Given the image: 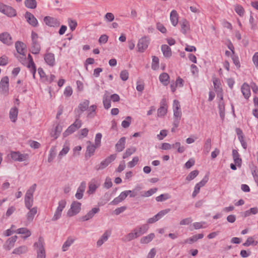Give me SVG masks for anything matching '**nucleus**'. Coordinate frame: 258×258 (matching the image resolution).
<instances>
[{
	"label": "nucleus",
	"mask_w": 258,
	"mask_h": 258,
	"mask_svg": "<svg viewBox=\"0 0 258 258\" xmlns=\"http://www.w3.org/2000/svg\"><path fill=\"white\" fill-rule=\"evenodd\" d=\"M18 114V109L16 107H12L10 111L9 117L11 120L15 122H16Z\"/></svg>",
	"instance_id": "nucleus-28"
},
{
	"label": "nucleus",
	"mask_w": 258,
	"mask_h": 258,
	"mask_svg": "<svg viewBox=\"0 0 258 258\" xmlns=\"http://www.w3.org/2000/svg\"><path fill=\"white\" fill-rule=\"evenodd\" d=\"M104 18L107 22H110L114 20V16L111 13H107L105 14Z\"/></svg>",
	"instance_id": "nucleus-58"
},
{
	"label": "nucleus",
	"mask_w": 258,
	"mask_h": 258,
	"mask_svg": "<svg viewBox=\"0 0 258 258\" xmlns=\"http://www.w3.org/2000/svg\"><path fill=\"white\" fill-rule=\"evenodd\" d=\"M171 198V196L169 194H161L156 198L157 202H163Z\"/></svg>",
	"instance_id": "nucleus-42"
},
{
	"label": "nucleus",
	"mask_w": 258,
	"mask_h": 258,
	"mask_svg": "<svg viewBox=\"0 0 258 258\" xmlns=\"http://www.w3.org/2000/svg\"><path fill=\"white\" fill-rule=\"evenodd\" d=\"M0 40L8 45H11L13 43L12 37L8 32H3L0 34Z\"/></svg>",
	"instance_id": "nucleus-17"
},
{
	"label": "nucleus",
	"mask_w": 258,
	"mask_h": 258,
	"mask_svg": "<svg viewBox=\"0 0 258 258\" xmlns=\"http://www.w3.org/2000/svg\"><path fill=\"white\" fill-rule=\"evenodd\" d=\"M103 103L105 109H108L111 107V100L108 96H104L103 98Z\"/></svg>",
	"instance_id": "nucleus-46"
},
{
	"label": "nucleus",
	"mask_w": 258,
	"mask_h": 258,
	"mask_svg": "<svg viewBox=\"0 0 258 258\" xmlns=\"http://www.w3.org/2000/svg\"><path fill=\"white\" fill-rule=\"evenodd\" d=\"M72 88L70 86L66 87L64 91V95L67 97H69L72 95Z\"/></svg>",
	"instance_id": "nucleus-63"
},
{
	"label": "nucleus",
	"mask_w": 258,
	"mask_h": 258,
	"mask_svg": "<svg viewBox=\"0 0 258 258\" xmlns=\"http://www.w3.org/2000/svg\"><path fill=\"white\" fill-rule=\"evenodd\" d=\"M28 250V247L26 245H21L15 248L12 253L17 255H21L26 253Z\"/></svg>",
	"instance_id": "nucleus-24"
},
{
	"label": "nucleus",
	"mask_w": 258,
	"mask_h": 258,
	"mask_svg": "<svg viewBox=\"0 0 258 258\" xmlns=\"http://www.w3.org/2000/svg\"><path fill=\"white\" fill-rule=\"evenodd\" d=\"M132 192L131 190H125L121 192L119 196L114 199V200L110 203V205H116L119 203L123 201L128 196L129 193Z\"/></svg>",
	"instance_id": "nucleus-12"
},
{
	"label": "nucleus",
	"mask_w": 258,
	"mask_h": 258,
	"mask_svg": "<svg viewBox=\"0 0 258 258\" xmlns=\"http://www.w3.org/2000/svg\"><path fill=\"white\" fill-rule=\"evenodd\" d=\"M90 104V101L88 100H85L81 102L77 108H76L74 112L76 114V117L80 118L81 115L83 112L87 110L88 106Z\"/></svg>",
	"instance_id": "nucleus-6"
},
{
	"label": "nucleus",
	"mask_w": 258,
	"mask_h": 258,
	"mask_svg": "<svg viewBox=\"0 0 258 258\" xmlns=\"http://www.w3.org/2000/svg\"><path fill=\"white\" fill-rule=\"evenodd\" d=\"M242 94L245 99H248L250 96L249 86L246 83H243L241 87Z\"/></svg>",
	"instance_id": "nucleus-22"
},
{
	"label": "nucleus",
	"mask_w": 258,
	"mask_h": 258,
	"mask_svg": "<svg viewBox=\"0 0 258 258\" xmlns=\"http://www.w3.org/2000/svg\"><path fill=\"white\" fill-rule=\"evenodd\" d=\"M232 157L235 164L238 167H240L241 166L242 160L240 158V155L236 150L233 149L232 150Z\"/></svg>",
	"instance_id": "nucleus-27"
},
{
	"label": "nucleus",
	"mask_w": 258,
	"mask_h": 258,
	"mask_svg": "<svg viewBox=\"0 0 258 258\" xmlns=\"http://www.w3.org/2000/svg\"><path fill=\"white\" fill-rule=\"evenodd\" d=\"M126 138L125 137L121 138L115 145L116 150L118 152H121L125 148Z\"/></svg>",
	"instance_id": "nucleus-23"
},
{
	"label": "nucleus",
	"mask_w": 258,
	"mask_h": 258,
	"mask_svg": "<svg viewBox=\"0 0 258 258\" xmlns=\"http://www.w3.org/2000/svg\"><path fill=\"white\" fill-rule=\"evenodd\" d=\"M159 81L164 85L167 86L169 83V76L166 73H162L159 77Z\"/></svg>",
	"instance_id": "nucleus-29"
},
{
	"label": "nucleus",
	"mask_w": 258,
	"mask_h": 258,
	"mask_svg": "<svg viewBox=\"0 0 258 258\" xmlns=\"http://www.w3.org/2000/svg\"><path fill=\"white\" fill-rule=\"evenodd\" d=\"M56 155L55 149L54 147H52L50 151L48 157V162L50 163L52 161Z\"/></svg>",
	"instance_id": "nucleus-49"
},
{
	"label": "nucleus",
	"mask_w": 258,
	"mask_h": 258,
	"mask_svg": "<svg viewBox=\"0 0 258 258\" xmlns=\"http://www.w3.org/2000/svg\"><path fill=\"white\" fill-rule=\"evenodd\" d=\"M136 151V148L134 147H132L130 148H127L125 152L124 153L122 156L123 159H126Z\"/></svg>",
	"instance_id": "nucleus-39"
},
{
	"label": "nucleus",
	"mask_w": 258,
	"mask_h": 258,
	"mask_svg": "<svg viewBox=\"0 0 258 258\" xmlns=\"http://www.w3.org/2000/svg\"><path fill=\"white\" fill-rule=\"evenodd\" d=\"M180 24L181 25V32L183 34H186L187 32L190 29L188 22L186 20L184 19L182 22H181Z\"/></svg>",
	"instance_id": "nucleus-31"
},
{
	"label": "nucleus",
	"mask_w": 258,
	"mask_h": 258,
	"mask_svg": "<svg viewBox=\"0 0 258 258\" xmlns=\"http://www.w3.org/2000/svg\"><path fill=\"white\" fill-rule=\"evenodd\" d=\"M97 108V106L95 105H92L90 107H88V114L87 117L89 118H93L95 116L96 114V109Z\"/></svg>",
	"instance_id": "nucleus-37"
},
{
	"label": "nucleus",
	"mask_w": 258,
	"mask_h": 258,
	"mask_svg": "<svg viewBox=\"0 0 258 258\" xmlns=\"http://www.w3.org/2000/svg\"><path fill=\"white\" fill-rule=\"evenodd\" d=\"M158 190L157 188H151L148 191H144L141 192V197H149L155 194Z\"/></svg>",
	"instance_id": "nucleus-40"
},
{
	"label": "nucleus",
	"mask_w": 258,
	"mask_h": 258,
	"mask_svg": "<svg viewBox=\"0 0 258 258\" xmlns=\"http://www.w3.org/2000/svg\"><path fill=\"white\" fill-rule=\"evenodd\" d=\"M100 211L98 207H94L89 211L85 215L80 218V220L82 221H86L92 219L94 215Z\"/></svg>",
	"instance_id": "nucleus-13"
},
{
	"label": "nucleus",
	"mask_w": 258,
	"mask_h": 258,
	"mask_svg": "<svg viewBox=\"0 0 258 258\" xmlns=\"http://www.w3.org/2000/svg\"><path fill=\"white\" fill-rule=\"evenodd\" d=\"M132 120V117L131 116H127L125 120H123L121 122V125L124 128L128 127Z\"/></svg>",
	"instance_id": "nucleus-53"
},
{
	"label": "nucleus",
	"mask_w": 258,
	"mask_h": 258,
	"mask_svg": "<svg viewBox=\"0 0 258 258\" xmlns=\"http://www.w3.org/2000/svg\"><path fill=\"white\" fill-rule=\"evenodd\" d=\"M151 68L153 70H156L159 68V58L155 56H152V63Z\"/></svg>",
	"instance_id": "nucleus-43"
},
{
	"label": "nucleus",
	"mask_w": 258,
	"mask_h": 258,
	"mask_svg": "<svg viewBox=\"0 0 258 258\" xmlns=\"http://www.w3.org/2000/svg\"><path fill=\"white\" fill-rule=\"evenodd\" d=\"M68 24L71 31H74L77 26V21L75 20L69 18L68 19Z\"/></svg>",
	"instance_id": "nucleus-50"
},
{
	"label": "nucleus",
	"mask_w": 258,
	"mask_h": 258,
	"mask_svg": "<svg viewBox=\"0 0 258 258\" xmlns=\"http://www.w3.org/2000/svg\"><path fill=\"white\" fill-rule=\"evenodd\" d=\"M167 108L165 106L161 105L157 110L158 116H163L167 113Z\"/></svg>",
	"instance_id": "nucleus-47"
},
{
	"label": "nucleus",
	"mask_w": 258,
	"mask_h": 258,
	"mask_svg": "<svg viewBox=\"0 0 258 258\" xmlns=\"http://www.w3.org/2000/svg\"><path fill=\"white\" fill-rule=\"evenodd\" d=\"M75 239L69 237L67 240L64 242L62 246V250L63 251H66L68 250V248L73 243Z\"/></svg>",
	"instance_id": "nucleus-36"
},
{
	"label": "nucleus",
	"mask_w": 258,
	"mask_h": 258,
	"mask_svg": "<svg viewBox=\"0 0 258 258\" xmlns=\"http://www.w3.org/2000/svg\"><path fill=\"white\" fill-rule=\"evenodd\" d=\"M172 148H177V152L179 153H182L185 151V148L184 146H180V143L179 142H176L175 144L172 145Z\"/></svg>",
	"instance_id": "nucleus-52"
},
{
	"label": "nucleus",
	"mask_w": 258,
	"mask_h": 258,
	"mask_svg": "<svg viewBox=\"0 0 258 258\" xmlns=\"http://www.w3.org/2000/svg\"><path fill=\"white\" fill-rule=\"evenodd\" d=\"M27 154H21L19 151H12L11 152V157L15 161L22 162L25 161L28 158Z\"/></svg>",
	"instance_id": "nucleus-10"
},
{
	"label": "nucleus",
	"mask_w": 258,
	"mask_h": 258,
	"mask_svg": "<svg viewBox=\"0 0 258 258\" xmlns=\"http://www.w3.org/2000/svg\"><path fill=\"white\" fill-rule=\"evenodd\" d=\"M66 201L65 200H61L58 203V206L56 210L62 212L63 209L65 208L66 205Z\"/></svg>",
	"instance_id": "nucleus-56"
},
{
	"label": "nucleus",
	"mask_w": 258,
	"mask_h": 258,
	"mask_svg": "<svg viewBox=\"0 0 258 258\" xmlns=\"http://www.w3.org/2000/svg\"><path fill=\"white\" fill-rule=\"evenodd\" d=\"M211 139L210 138H208L205 143L204 146V150L207 153H208L211 148Z\"/></svg>",
	"instance_id": "nucleus-48"
},
{
	"label": "nucleus",
	"mask_w": 258,
	"mask_h": 258,
	"mask_svg": "<svg viewBox=\"0 0 258 258\" xmlns=\"http://www.w3.org/2000/svg\"><path fill=\"white\" fill-rule=\"evenodd\" d=\"M3 13L9 17H15L17 15L16 10L9 6H6L5 11Z\"/></svg>",
	"instance_id": "nucleus-25"
},
{
	"label": "nucleus",
	"mask_w": 258,
	"mask_h": 258,
	"mask_svg": "<svg viewBox=\"0 0 258 258\" xmlns=\"http://www.w3.org/2000/svg\"><path fill=\"white\" fill-rule=\"evenodd\" d=\"M25 5L28 8L34 9L37 7V2L36 0H25Z\"/></svg>",
	"instance_id": "nucleus-41"
},
{
	"label": "nucleus",
	"mask_w": 258,
	"mask_h": 258,
	"mask_svg": "<svg viewBox=\"0 0 258 258\" xmlns=\"http://www.w3.org/2000/svg\"><path fill=\"white\" fill-rule=\"evenodd\" d=\"M27 22L33 27H36L38 25V21L34 16L30 12H27L25 15Z\"/></svg>",
	"instance_id": "nucleus-18"
},
{
	"label": "nucleus",
	"mask_w": 258,
	"mask_h": 258,
	"mask_svg": "<svg viewBox=\"0 0 258 258\" xmlns=\"http://www.w3.org/2000/svg\"><path fill=\"white\" fill-rule=\"evenodd\" d=\"M234 10L236 13L240 16H242L244 15V10L243 8L240 5H236L234 6Z\"/></svg>",
	"instance_id": "nucleus-44"
},
{
	"label": "nucleus",
	"mask_w": 258,
	"mask_h": 258,
	"mask_svg": "<svg viewBox=\"0 0 258 258\" xmlns=\"http://www.w3.org/2000/svg\"><path fill=\"white\" fill-rule=\"evenodd\" d=\"M149 44V39L147 37H144L139 39L138 43V51L144 52L148 47Z\"/></svg>",
	"instance_id": "nucleus-11"
},
{
	"label": "nucleus",
	"mask_w": 258,
	"mask_h": 258,
	"mask_svg": "<svg viewBox=\"0 0 258 258\" xmlns=\"http://www.w3.org/2000/svg\"><path fill=\"white\" fill-rule=\"evenodd\" d=\"M82 125V121L78 118L76 117L75 122L68 127V128L63 133L64 137H66L74 133L78 129L80 128Z\"/></svg>",
	"instance_id": "nucleus-4"
},
{
	"label": "nucleus",
	"mask_w": 258,
	"mask_h": 258,
	"mask_svg": "<svg viewBox=\"0 0 258 258\" xmlns=\"http://www.w3.org/2000/svg\"><path fill=\"white\" fill-rule=\"evenodd\" d=\"M155 237V234L153 233H150L147 236L141 238L140 242L143 244H147L151 242Z\"/></svg>",
	"instance_id": "nucleus-34"
},
{
	"label": "nucleus",
	"mask_w": 258,
	"mask_h": 258,
	"mask_svg": "<svg viewBox=\"0 0 258 258\" xmlns=\"http://www.w3.org/2000/svg\"><path fill=\"white\" fill-rule=\"evenodd\" d=\"M102 138V134L101 133H97L95 136V145L97 146V147H99L101 144V140Z\"/></svg>",
	"instance_id": "nucleus-59"
},
{
	"label": "nucleus",
	"mask_w": 258,
	"mask_h": 258,
	"mask_svg": "<svg viewBox=\"0 0 258 258\" xmlns=\"http://www.w3.org/2000/svg\"><path fill=\"white\" fill-rule=\"evenodd\" d=\"M252 61L255 67L258 69V52H255L253 55Z\"/></svg>",
	"instance_id": "nucleus-64"
},
{
	"label": "nucleus",
	"mask_w": 258,
	"mask_h": 258,
	"mask_svg": "<svg viewBox=\"0 0 258 258\" xmlns=\"http://www.w3.org/2000/svg\"><path fill=\"white\" fill-rule=\"evenodd\" d=\"M15 47L18 53L25 56V51L26 48L25 44L21 41H18L15 43Z\"/></svg>",
	"instance_id": "nucleus-21"
},
{
	"label": "nucleus",
	"mask_w": 258,
	"mask_h": 258,
	"mask_svg": "<svg viewBox=\"0 0 258 258\" xmlns=\"http://www.w3.org/2000/svg\"><path fill=\"white\" fill-rule=\"evenodd\" d=\"M232 59L233 60V62L236 66V67L237 68H239L240 67V63L238 57L237 55H233L232 56Z\"/></svg>",
	"instance_id": "nucleus-62"
},
{
	"label": "nucleus",
	"mask_w": 258,
	"mask_h": 258,
	"mask_svg": "<svg viewBox=\"0 0 258 258\" xmlns=\"http://www.w3.org/2000/svg\"><path fill=\"white\" fill-rule=\"evenodd\" d=\"M17 238L16 235L9 238L3 245L4 248L6 250H10L14 246Z\"/></svg>",
	"instance_id": "nucleus-14"
},
{
	"label": "nucleus",
	"mask_w": 258,
	"mask_h": 258,
	"mask_svg": "<svg viewBox=\"0 0 258 258\" xmlns=\"http://www.w3.org/2000/svg\"><path fill=\"white\" fill-rule=\"evenodd\" d=\"M36 186L37 185L36 183H34L32 186H31L27 190L25 197L33 198V193L36 189Z\"/></svg>",
	"instance_id": "nucleus-38"
},
{
	"label": "nucleus",
	"mask_w": 258,
	"mask_h": 258,
	"mask_svg": "<svg viewBox=\"0 0 258 258\" xmlns=\"http://www.w3.org/2000/svg\"><path fill=\"white\" fill-rule=\"evenodd\" d=\"M9 79L8 77L2 78L0 82V93L2 94L8 95L9 90Z\"/></svg>",
	"instance_id": "nucleus-8"
},
{
	"label": "nucleus",
	"mask_w": 258,
	"mask_h": 258,
	"mask_svg": "<svg viewBox=\"0 0 258 258\" xmlns=\"http://www.w3.org/2000/svg\"><path fill=\"white\" fill-rule=\"evenodd\" d=\"M139 160L138 156L134 157L132 161H130L127 163L128 167L130 168H133L138 163Z\"/></svg>",
	"instance_id": "nucleus-54"
},
{
	"label": "nucleus",
	"mask_w": 258,
	"mask_h": 258,
	"mask_svg": "<svg viewBox=\"0 0 258 258\" xmlns=\"http://www.w3.org/2000/svg\"><path fill=\"white\" fill-rule=\"evenodd\" d=\"M149 228L148 225L146 224L137 226L131 232L125 235L122 240L124 242H128L135 239L146 233Z\"/></svg>",
	"instance_id": "nucleus-1"
},
{
	"label": "nucleus",
	"mask_w": 258,
	"mask_h": 258,
	"mask_svg": "<svg viewBox=\"0 0 258 258\" xmlns=\"http://www.w3.org/2000/svg\"><path fill=\"white\" fill-rule=\"evenodd\" d=\"M199 171L198 170H195L190 172L189 174L186 176V180L187 181H190L194 179L199 174Z\"/></svg>",
	"instance_id": "nucleus-45"
},
{
	"label": "nucleus",
	"mask_w": 258,
	"mask_h": 258,
	"mask_svg": "<svg viewBox=\"0 0 258 258\" xmlns=\"http://www.w3.org/2000/svg\"><path fill=\"white\" fill-rule=\"evenodd\" d=\"M161 50L164 56L166 57H169L172 55L170 47L166 44H164L161 46Z\"/></svg>",
	"instance_id": "nucleus-32"
},
{
	"label": "nucleus",
	"mask_w": 258,
	"mask_h": 258,
	"mask_svg": "<svg viewBox=\"0 0 258 258\" xmlns=\"http://www.w3.org/2000/svg\"><path fill=\"white\" fill-rule=\"evenodd\" d=\"M29 210V211L27 213L26 217L27 221L29 222H31L33 221L35 215L37 214V208L36 207L32 208H30Z\"/></svg>",
	"instance_id": "nucleus-26"
},
{
	"label": "nucleus",
	"mask_w": 258,
	"mask_h": 258,
	"mask_svg": "<svg viewBox=\"0 0 258 258\" xmlns=\"http://www.w3.org/2000/svg\"><path fill=\"white\" fill-rule=\"evenodd\" d=\"M170 21L174 26H176L178 22V16L175 10H172L170 16Z\"/></svg>",
	"instance_id": "nucleus-30"
},
{
	"label": "nucleus",
	"mask_w": 258,
	"mask_h": 258,
	"mask_svg": "<svg viewBox=\"0 0 258 258\" xmlns=\"http://www.w3.org/2000/svg\"><path fill=\"white\" fill-rule=\"evenodd\" d=\"M86 182L85 181H82L79 187L77 189V192L75 195V197L78 199L80 200L83 198L84 192L86 189Z\"/></svg>",
	"instance_id": "nucleus-19"
},
{
	"label": "nucleus",
	"mask_w": 258,
	"mask_h": 258,
	"mask_svg": "<svg viewBox=\"0 0 258 258\" xmlns=\"http://www.w3.org/2000/svg\"><path fill=\"white\" fill-rule=\"evenodd\" d=\"M170 211V209H166L160 211L158 213L156 214V216H157L158 219L159 220L160 218H161L163 216H164L166 214L169 213Z\"/></svg>",
	"instance_id": "nucleus-60"
},
{
	"label": "nucleus",
	"mask_w": 258,
	"mask_h": 258,
	"mask_svg": "<svg viewBox=\"0 0 258 258\" xmlns=\"http://www.w3.org/2000/svg\"><path fill=\"white\" fill-rule=\"evenodd\" d=\"M33 204V198L25 197V207L28 209H30V208L32 207Z\"/></svg>",
	"instance_id": "nucleus-51"
},
{
	"label": "nucleus",
	"mask_w": 258,
	"mask_h": 258,
	"mask_svg": "<svg viewBox=\"0 0 258 258\" xmlns=\"http://www.w3.org/2000/svg\"><path fill=\"white\" fill-rule=\"evenodd\" d=\"M81 203L77 202L74 201L71 205V208L68 212V215L69 217H72L78 214L81 209Z\"/></svg>",
	"instance_id": "nucleus-7"
},
{
	"label": "nucleus",
	"mask_w": 258,
	"mask_h": 258,
	"mask_svg": "<svg viewBox=\"0 0 258 258\" xmlns=\"http://www.w3.org/2000/svg\"><path fill=\"white\" fill-rule=\"evenodd\" d=\"M16 232L18 234H25V236H24V239L27 238L31 235L30 231L26 228H19L16 231Z\"/></svg>",
	"instance_id": "nucleus-35"
},
{
	"label": "nucleus",
	"mask_w": 258,
	"mask_h": 258,
	"mask_svg": "<svg viewBox=\"0 0 258 258\" xmlns=\"http://www.w3.org/2000/svg\"><path fill=\"white\" fill-rule=\"evenodd\" d=\"M116 158V154L110 155L109 156L106 158L104 160L102 161L99 164L96 165L95 167V170L97 171L103 170L107 167L110 163L114 161Z\"/></svg>",
	"instance_id": "nucleus-5"
},
{
	"label": "nucleus",
	"mask_w": 258,
	"mask_h": 258,
	"mask_svg": "<svg viewBox=\"0 0 258 258\" xmlns=\"http://www.w3.org/2000/svg\"><path fill=\"white\" fill-rule=\"evenodd\" d=\"M45 62L50 67H53L55 64L54 54L51 52H47L44 56Z\"/></svg>",
	"instance_id": "nucleus-16"
},
{
	"label": "nucleus",
	"mask_w": 258,
	"mask_h": 258,
	"mask_svg": "<svg viewBox=\"0 0 258 258\" xmlns=\"http://www.w3.org/2000/svg\"><path fill=\"white\" fill-rule=\"evenodd\" d=\"M112 186V182L111 179L109 177H106L103 184L104 188L106 189L110 188Z\"/></svg>",
	"instance_id": "nucleus-55"
},
{
	"label": "nucleus",
	"mask_w": 258,
	"mask_h": 258,
	"mask_svg": "<svg viewBox=\"0 0 258 258\" xmlns=\"http://www.w3.org/2000/svg\"><path fill=\"white\" fill-rule=\"evenodd\" d=\"M44 244V239L41 236L39 237L38 241L34 243V246L37 248V258H45Z\"/></svg>",
	"instance_id": "nucleus-3"
},
{
	"label": "nucleus",
	"mask_w": 258,
	"mask_h": 258,
	"mask_svg": "<svg viewBox=\"0 0 258 258\" xmlns=\"http://www.w3.org/2000/svg\"><path fill=\"white\" fill-rule=\"evenodd\" d=\"M44 22L46 25L49 27H57L60 24L59 21L56 18L50 16L45 17Z\"/></svg>",
	"instance_id": "nucleus-15"
},
{
	"label": "nucleus",
	"mask_w": 258,
	"mask_h": 258,
	"mask_svg": "<svg viewBox=\"0 0 258 258\" xmlns=\"http://www.w3.org/2000/svg\"><path fill=\"white\" fill-rule=\"evenodd\" d=\"M208 180V175H206L200 182H198L196 185H198L199 186V187L201 188V187L204 186L206 184Z\"/></svg>",
	"instance_id": "nucleus-61"
},
{
	"label": "nucleus",
	"mask_w": 258,
	"mask_h": 258,
	"mask_svg": "<svg viewBox=\"0 0 258 258\" xmlns=\"http://www.w3.org/2000/svg\"><path fill=\"white\" fill-rule=\"evenodd\" d=\"M38 35L34 31L31 33L32 43L30 49V52L34 54H38L41 50V45L38 41Z\"/></svg>",
	"instance_id": "nucleus-2"
},
{
	"label": "nucleus",
	"mask_w": 258,
	"mask_h": 258,
	"mask_svg": "<svg viewBox=\"0 0 258 258\" xmlns=\"http://www.w3.org/2000/svg\"><path fill=\"white\" fill-rule=\"evenodd\" d=\"M100 185L99 180L96 178H92L88 183V190L87 193L89 195H93Z\"/></svg>",
	"instance_id": "nucleus-9"
},
{
	"label": "nucleus",
	"mask_w": 258,
	"mask_h": 258,
	"mask_svg": "<svg viewBox=\"0 0 258 258\" xmlns=\"http://www.w3.org/2000/svg\"><path fill=\"white\" fill-rule=\"evenodd\" d=\"M62 131V126L59 124H57L54 131H52L50 133V136L54 138V139H56L60 135Z\"/></svg>",
	"instance_id": "nucleus-33"
},
{
	"label": "nucleus",
	"mask_w": 258,
	"mask_h": 258,
	"mask_svg": "<svg viewBox=\"0 0 258 258\" xmlns=\"http://www.w3.org/2000/svg\"><path fill=\"white\" fill-rule=\"evenodd\" d=\"M87 144L88 145L87 147L85 156L87 157V156H88L90 157L94 155L96 149L98 147H97L95 145L92 144L91 141H88Z\"/></svg>",
	"instance_id": "nucleus-20"
},
{
	"label": "nucleus",
	"mask_w": 258,
	"mask_h": 258,
	"mask_svg": "<svg viewBox=\"0 0 258 258\" xmlns=\"http://www.w3.org/2000/svg\"><path fill=\"white\" fill-rule=\"evenodd\" d=\"M120 79L122 81H126L128 78V73L126 70H123L120 73Z\"/></svg>",
	"instance_id": "nucleus-57"
}]
</instances>
